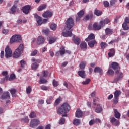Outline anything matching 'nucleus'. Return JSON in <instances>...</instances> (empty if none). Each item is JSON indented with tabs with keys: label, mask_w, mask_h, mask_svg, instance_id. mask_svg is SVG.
<instances>
[{
	"label": "nucleus",
	"mask_w": 129,
	"mask_h": 129,
	"mask_svg": "<svg viewBox=\"0 0 129 129\" xmlns=\"http://www.w3.org/2000/svg\"><path fill=\"white\" fill-rule=\"evenodd\" d=\"M89 30H94V31H99V30H100L101 29V26L97 24V23H95L93 26L92 27H91V24H90L89 25Z\"/></svg>",
	"instance_id": "423d86ee"
},
{
	"label": "nucleus",
	"mask_w": 129,
	"mask_h": 129,
	"mask_svg": "<svg viewBox=\"0 0 129 129\" xmlns=\"http://www.w3.org/2000/svg\"><path fill=\"white\" fill-rule=\"evenodd\" d=\"M80 120L78 119H75L73 121V123L74 124V125L78 126L80 124Z\"/></svg>",
	"instance_id": "c85d7f7f"
},
{
	"label": "nucleus",
	"mask_w": 129,
	"mask_h": 129,
	"mask_svg": "<svg viewBox=\"0 0 129 129\" xmlns=\"http://www.w3.org/2000/svg\"><path fill=\"white\" fill-rule=\"evenodd\" d=\"M116 120V119H115V118L114 117L110 118V121L111 123H112L113 125L114 124Z\"/></svg>",
	"instance_id": "864d4df0"
},
{
	"label": "nucleus",
	"mask_w": 129,
	"mask_h": 129,
	"mask_svg": "<svg viewBox=\"0 0 129 129\" xmlns=\"http://www.w3.org/2000/svg\"><path fill=\"white\" fill-rule=\"evenodd\" d=\"M65 123V118H61L59 120V124H64Z\"/></svg>",
	"instance_id": "13d9d810"
},
{
	"label": "nucleus",
	"mask_w": 129,
	"mask_h": 129,
	"mask_svg": "<svg viewBox=\"0 0 129 129\" xmlns=\"http://www.w3.org/2000/svg\"><path fill=\"white\" fill-rule=\"evenodd\" d=\"M66 27L62 33L63 37H72V28L74 26V20L72 17L69 18L66 23Z\"/></svg>",
	"instance_id": "f257e3e1"
},
{
	"label": "nucleus",
	"mask_w": 129,
	"mask_h": 129,
	"mask_svg": "<svg viewBox=\"0 0 129 129\" xmlns=\"http://www.w3.org/2000/svg\"><path fill=\"white\" fill-rule=\"evenodd\" d=\"M21 121L24 123H29V117H28V116H25L24 118L21 119Z\"/></svg>",
	"instance_id": "7c9ffc66"
},
{
	"label": "nucleus",
	"mask_w": 129,
	"mask_h": 129,
	"mask_svg": "<svg viewBox=\"0 0 129 129\" xmlns=\"http://www.w3.org/2000/svg\"><path fill=\"white\" fill-rule=\"evenodd\" d=\"M31 92H32V86H29L26 88V93L27 94H30Z\"/></svg>",
	"instance_id": "58836bf2"
},
{
	"label": "nucleus",
	"mask_w": 129,
	"mask_h": 129,
	"mask_svg": "<svg viewBox=\"0 0 129 129\" xmlns=\"http://www.w3.org/2000/svg\"><path fill=\"white\" fill-rule=\"evenodd\" d=\"M30 118H34L36 117V113L34 112H31L29 115Z\"/></svg>",
	"instance_id": "de8ad7c7"
},
{
	"label": "nucleus",
	"mask_w": 129,
	"mask_h": 129,
	"mask_svg": "<svg viewBox=\"0 0 129 129\" xmlns=\"http://www.w3.org/2000/svg\"><path fill=\"white\" fill-rule=\"evenodd\" d=\"M115 53V52L114 51V49H110V52L108 53V56L110 57H113Z\"/></svg>",
	"instance_id": "c756f323"
},
{
	"label": "nucleus",
	"mask_w": 129,
	"mask_h": 129,
	"mask_svg": "<svg viewBox=\"0 0 129 129\" xmlns=\"http://www.w3.org/2000/svg\"><path fill=\"white\" fill-rule=\"evenodd\" d=\"M83 114V112H82V111H81L79 109H77L75 114L76 117H77V118H80V117H82Z\"/></svg>",
	"instance_id": "dca6fc26"
},
{
	"label": "nucleus",
	"mask_w": 129,
	"mask_h": 129,
	"mask_svg": "<svg viewBox=\"0 0 129 129\" xmlns=\"http://www.w3.org/2000/svg\"><path fill=\"white\" fill-rule=\"evenodd\" d=\"M41 89L42 90H48V89H49V88H48V87L46 86L42 85L41 86Z\"/></svg>",
	"instance_id": "bf43d9fd"
},
{
	"label": "nucleus",
	"mask_w": 129,
	"mask_h": 129,
	"mask_svg": "<svg viewBox=\"0 0 129 129\" xmlns=\"http://www.w3.org/2000/svg\"><path fill=\"white\" fill-rule=\"evenodd\" d=\"M38 67H39V65H38V63L37 62L33 63L31 66L32 70H36V69H38Z\"/></svg>",
	"instance_id": "72a5a7b5"
},
{
	"label": "nucleus",
	"mask_w": 129,
	"mask_h": 129,
	"mask_svg": "<svg viewBox=\"0 0 129 129\" xmlns=\"http://www.w3.org/2000/svg\"><path fill=\"white\" fill-rule=\"evenodd\" d=\"M24 50V45L23 44H20L19 47L15 50L13 54L14 58H19L21 57L22 53Z\"/></svg>",
	"instance_id": "7ed1b4c3"
},
{
	"label": "nucleus",
	"mask_w": 129,
	"mask_h": 129,
	"mask_svg": "<svg viewBox=\"0 0 129 129\" xmlns=\"http://www.w3.org/2000/svg\"><path fill=\"white\" fill-rule=\"evenodd\" d=\"M54 98V97L53 96H50L48 97L46 100V103L47 104H51L52 100H53Z\"/></svg>",
	"instance_id": "2f4dec72"
},
{
	"label": "nucleus",
	"mask_w": 129,
	"mask_h": 129,
	"mask_svg": "<svg viewBox=\"0 0 129 129\" xmlns=\"http://www.w3.org/2000/svg\"><path fill=\"white\" fill-rule=\"evenodd\" d=\"M116 74L117 75V77L115 78L113 82L115 83H116L117 81H119V80H120V79L123 77V74H122L121 72H120L118 70L116 71Z\"/></svg>",
	"instance_id": "0eeeda50"
},
{
	"label": "nucleus",
	"mask_w": 129,
	"mask_h": 129,
	"mask_svg": "<svg viewBox=\"0 0 129 129\" xmlns=\"http://www.w3.org/2000/svg\"><path fill=\"white\" fill-rule=\"evenodd\" d=\"M31 9V5H26L22 7V12L24 14H25V15H27V14H29V12H30V10Z\"/></svg>",
	"instance_id": "1a4fd4ad"
},
{
	"label": "nucleus",
	"mask_w": 129,
	"mask_h": 129,
	"mask_svg": "<svg viewBox=\"0 0 129 129\" xmlns=\"http://www.w3.org/2000/svg\"><path fill=\"white\" fill-rule=\"evenodd\" d=\"M95 44H96V41L95 40L90 41L88 42V46L90 48H93L94 47Z\"/></svg>",
	"instance_id": "393cba45"
},
{
	"label": "nucleus",
	"mask_w": 129,
	"mask_h": 129,
	"mask_svg": "<svg viewBox=\"0 0 129 129\" xmlns=\"http://www.w3.org/2000/svg\"><path fill=\"white\" fill-rule=\"evenodd\" d=\"M1 99H10V93L9 92H4L1 96Z\"/></svg>",
	"instance_id": "ddd939ff"
},
{
	"label": "nucleus",
	"mask_w": 129,
	"mask_h": 129,
	"mask_svg": "<svg viewBox=\"0 0 129 129\" xmlns=\"http://www.w3.org/2000/svg\"><path fill=\"white\" fill-rule=\"evenodd\" d=\"M111 66H112V68H113L114 70H116V69H118V68H119L118 63L115 62H112Z\"/></svg>",
	"instance_id": "5701e85b"
},
{
	"label": "nucleus",
	"mask_w": 129,
	"mask_h": 129,
	"mask_svg": "<svg viewBox=\"0 0 129 129\" xmlns=\"http://www.w3.org/2000/svg\"><path fill=\"white\" fill-rule=\"evenodd\" d=\"M73 41L76 45H79L80 44V39L78 37H73Z\"/></svg>",
	"instance_id": "4be33fe9"
},
{
	"label": "nucleus",
	"mask_w": 129,
	"mask_h": 129,
	"mask_svg": "<svg viewBox=\"0 0 129 129\" xmlns=\"http://www.w3.org/2000/svg\"><path fill=\"white\" fill-rule=\"evenodd\" d=\"M100 47L102 50H104V49L107 47V44L105 42H101L100 43Z\"/></svg>",
	"instance_id": "a19ab883"
},
{
	"label": "nucleus",
	"mask_w": 129,
	"mask_h": 129,
	"mask_svg": "<svg viewBox=\"0 0 129 129\" xmlns=\"http://www.w3.org/2000/svg\"><path fill=\"white\" fill-rule=\"evenodd\" d=\"M17 12V6L13 5L10 10V14H14Z\"/></svg>",
	"instance_id": "412c9836"
},
{
	"label": "nucleus",
	"mask_w": 129,
	"mask_h": 129,
	"mask_svg": "<svg viewBox=\"0 0 129 129\" xmlns=\"http://www.w3.org/2000/svg\"><path fill=\"white\" fill-rule=\"evenodd\" d=\"M5 57L6 58H11L12 57V50L9 46L5 48Z\"/></svg>",
	"instance_id": "6e6552de"
},
{
	"label": "nucleus",
	"mask_w": 129,
	"mask_h": 129,
	"mask_svg": "<svg viewBox=\"0 0 129 129\" xmlns=\"http://www.w3.org/2000/svg\"><path fill=\"white\" fill-rule=\"evenodd\" d=\"M43 77H47L48 75H49V72L47 71H44L43 72Z\"/></svg>",
	"instance_id": "5fc2aeb1"
},
{
	"label": "nucleus",
	"mask_w": 129,
	"mask_h": 129,
	"mask_svg": "<svg viewBox=\"0 0 129 129\" xmlns=\"http://www.w3.org/2000/svg\"><path fill=\"white\" fill-rule=\"evenodd\" d=\"M103 5L105 7V8H108V7H109V2H108V1H104L103 2Z\"/></svg>",
	"instance_id": "603ef678"
},
{
	"label": "nucleus",
	"mask_w": 129,
	"mask_h": 129,
	"mask_svg": "<svg viewBox=\"0 0 129 129\" xmlns=\"http://www.w3.org/2000/svg\"><path fill=\"white\" fill-rule=\"evenodd\" d=\"M94 14L95 15H96V16H97L98 17L99 16H101V15L102 14V12L97 9H96L95 10Z\"/></svg>",
	"instance_id": "f704fd0d"
},
{
	"label": "nucleus",
	"mask_w": 129,
	"mask_h": 129,
	"mask_svg": "<svg viewBox=\"0 0 129 129\" xmlns=\"http://www.w3.org/2000/svg\"><path fill=\"white\" fill-rule=\"evenodd\" d=\"M95 38V35L93 34H90L87 38L85 39L86 42H88L89 40H94V39Z\"/></svg>",
	"instance_id": "b1692460"
},
{
	"label": "nucleus",
	"mask_w": 129,
	"mask_h": 129,
	"mask_svg": "<svg viewBox=\"0 0 129 129\" xmlns=\"http://www.w3.org/2000/svg\"><path fill=\"white\" fill-rule=\"evenodd\" d=\"M27 63L24 60H21L20 61V65L22 68H25V66L26 65Z\"/></svg>",
	"instance_id": "37998d69"
},
{
	"label": "nucleus",
	"mask_w": 129,
	"mask_h": 129,
	"mask_svg": "<svg viewBox=\"0 0 129 129\" xmlns=\"http://www.w3.org/2000/svg\"><path fill=\"white\" fill-rule=\"evenodd\" d=\"M49 32L48 29H44L42 30V33L45 34V35H48V34H49Z\"/></svg>",
	"instance_id": "69168bd1"
},
{
	"label": "nucleus",
	"mask_w": 129,
	"mask_h": 129,
	"mask_svg": "<svg viewBox=\"0 0 129 129\" xmlns=\"http://www.w3.org/2000/svg\"><path fill=\"white\" fill-rule=\"evenodd\" d=\"M96 106H97V107H96L95 110V112L97 113H100V112L102 111V106L99 104H97Z\"/></svg>",
	"instance_id": "a211bd4d"
},
{
	"label": "nucleus",
	"mask_w": 129,
	"mask_h": 129,
	"mask_svg": "<svg viewBox=\"0 0 129 129\" xmlns=\"http://www.w3.org/2000/svg\"><path fill=\"white\" fill-rule=\"evenodd\" d=\"M114 113H115V117H116V118H117L118 119H119V118H120V113H119L117 111V109H114Z\"/></svg>",
	"instance_id": "bb28decb"
},
{
	"label": "nucleus",
	"mask_w": 129,
	"mask_h": 129,
	"mask_svg": "<svg viewBox=\"0 0 129 129\" xmlns=\"http://www.w3.org/2000/svg\"><path fill=\"white\" fill-rule=\"evenodd\" d=\"M86 66V62L85 61H82L80 65H79V67H80V69L81 70H83L85 69V66Z\"/></svg>",
	"instance_id": "a878e982"
},
{
	"label": "nucleus",
	"mask_w": 129,
	"mask_h": 129,
	"mask_svg": "<svg viewBox=\"0 0 129 129\" xmlns=\"http://www.w3.org/2000/svg\"><path fill=\"white\" fill-rule=\"evenodd\" d=\"M113 102L114 104H117V103H118V98L114 97Z\"/></svg>",
	"instance_id": "e2e57ef3"
},
{
	"label": "nucleus",
	"mask_w": 129,
	"mask_h": 129,
	"mask_svg": "<svg viewBox=\"0 0 129 129\" xmlns=\"http://www.w3.org/2000/svg\"><path fill=\"white\" fill-rule=\"evenodd\" d=\"M52 84L53 85V86H54V87H57V86H58V85H59V83L58 82V81L53 80V82H52Z\"/></svg>",
	"instance_id": "09e8293b"
},
{
	"label": "nucleus",
	"mask_w": 129,
	"mask_h": 129,
	"mask_svg": "<svg viewBox=\"0 0 129 129\" xmlns=\"http://www.w3.org/2000/svg\"><path fill=\"white\" fill-rule=\"evenodd\" d=\"M50 29L52 30V31H56L57 29V24L55 23H52L50 25Z\"/></svg>",
	"instance_id": "c9c22d12"
},
{
	"label": "nucleus",
	"mask_w": 129,
	"mask_h": 129,
	"mask_svg": "<svg viewBox=\"0 0 129 129\" xmlns=\"http://www.w3.org/2000/svg\"><path fill=\"white\" fill-rule=\"evenodd\" d=\"M34 17L35 18V19L37 21V26H41V25H42V24H43V20H42V18L41 17L39 16V15H38V14H37V13H35L34 14Z\"/></svg>",
	"instance_id": "9d476101"
},
{
	"label": "nucleus",
	"mask_w": 129,
	"mask_h": 129,
	"mask_svg": "<svg viewBox=\"0 0 129 129\" xmlns=\"http://www.w3.org/2000/svg\"><path fill=\"white\" fill-rule=\"evenodd\" d=\"M89 82H90V79H87L86 81L82 82V84L84 85H86L88 84Z\"/></svg>",
	"instance_id": "3c124183"
},
{
	"label": "nucleus",
	"mask_w": 129,
	"mask_h": 129,
	"mask_svg": "<svg viewBox=\"0 0 129 129\" xmlns=\"http://www.w3.org/2000/svg\"><path fill=\"white\" fill-rule=\"evenodd\" d=\"M55 42H56V38L52 37L49 39V44L51 45L52 44H53V43H55Z\"/></svg>",
	"instance_id": "79ce46f5"
},
{
	"label": "nucleus",
	"mask_w": 129,
	"mask_h": 129,
	"mask_svg": "<svg viewBox=\"0 0 129 129\" xmlns=\"http://www.w3.org/2000/svg\"><path fill=\"white\" fill-rule=\"evenodd\" d=\"M16 92H17V90L15 89H12L10 90V93L12 95L13 97H16Z\"/></svg>",
	"instance_id": "e433bc0d"
},
{
	"label": "nucleus",
	"mask_w": 129,
	"mask_h": 129,
	"mask_svg": "<svg viewBox=\"0 0 129 129\" xmlns=\"http://www.w3.org/2000/svg\"><path fill=\"white\" fill-rule=\"evenodd\" d=\"M105 33L106 36H111V34H113V30L109 28H107L105 30Z\"/></svg>",
	"instance_id": "f3484780"
},
{
	"label": "nucleus",
	"mask_w": 129,
	"mask_h": 129,
	"mask_svg": "<svg viewBox=\"0 0 129 129\" xmlns=\"http://www.w3.org/2000/svg\"><path fill=\"white\" fill-rule=\"evenodd\" d=\"M95 73H99L100 75L102 74V69L99 67H96L94 70Z\"/></svg>",
	"instance_id": "aec40b11"
},
{
	"label": "nucleus",
	"mask_w": 129,
	"mask_h": 129,
	"mask_svg": "<svg viewBox=\"0 0 129 129\" xmlns=\"http://www.w3.org/2000/svg\"><path fill=\"white\" fill-rule=\"evenodd\" d=\"M61 101V99L60 98H58V99H57L54 103L55 105H58V104H59V103H60Z\"/></svg>",
	"instance_id": "6e6d98bb"
},
{
	"label": "nucleus",
	"mask_w": 129,
	"mask_h": 129,
	"mask_svg": "<svg viewBox=\"0 0 129 129\" xmlns=\"http://www.w3.org/2000/svg\"><path fill=\"white\" fill-rule=\"evenodd\" d=\"M80 47L82 50H86V49H87V44L86 42H83L81 43Z\"/></svg>",
	"instance_id": "6ab92c4d"
},
{
	"label": "nucleus",
	"mask_w": 129,
	"mask_h": 129,
	"mask_svg": "<svg viewBox=\"0 0 129 129\" xmlns=\"http://www.w3.org/2000/svg\"><path fill=\"white\" fill-rule=\"evenodd\" d=\"M89 19H90V15H86V16L84 17L83 20L84 22H85V21H88V20H89Z\"/></svg>",
	"instance_id": "8fccbe9b"
},
{
	"label": "nucleus",
	"mask_w": 129,
	"mask_h": 129,
	"mask_svg": "<svg viewBox=\"0 0 129 129\" xmlns=\"http://www.w3.org/2000/svg\"><path fill=\"white\" fill-rule=\"evenodd\" d=\"M90 96L92 98H94V97H96V92H95V91H93L92 93H91Z\"/></svg>",
	"instance_id": "052dcab7"
},
{
	"label": "nucleus",
	"mask_w": 129,
	"mask_h": 129,
	"mask_svg": "<svg viewBox=\"0 0 129 129\" xmlns=\"http://www.w3.org/2000/svg\"><path fill=\"white\" fill-rule=\"evenodd\" d=\"M98 98H94L93 99V105H94L95 106H96V102H97V100H98Z\"/></svg>",
	"instance_id": "680f3d73"
},
{
	"label": "nucleus",
	"mask_w": 129,
	"mask_h": 129,
	"mask_svg": "<svg viewBox=\"0 0 129 129\" xmlns=\"http://www.w3.org/2000/svg\"><path fill=\"white\" fill-rule=\"evenodd\" d=\"M127 24H129V18L126 17L125 22L122 24V28L125 31H127L129 29V26H127Z\"/></svg>",
	"instance_id": "9b49d317"
},
{
	"label": "nucleus",
	"mask_w": 129,
	"mask_h": 129,
	"mask_svg": "<svg viewBox=\"0 0 129 129\" xmlns=\"http://www.w3.org/2000/svg\"><path fill=\"white\" fill-rule=\"evenodd\" d=\"M78 74L80 77H81V78H86V73L84 70L79 71L78 72Z\"/></svg>",
	"instance_id": "4468645a"
},
{
	"label": "nucleus",
	"mask_w": 129,
	"mask_h": 129,
	"mask_svg": "<svg viewBox=\"0 0 129 129\" xmlns=\"http://www.w3.org/2000/svg\"><path fill=\"white\" fill-rule=\"evenodd\" d=\"M70 109V105L67 103H64L57 109V113L59 115L62 114V117H67V112H69Z\"/></svg>",
	"instance_id": "f03ea898"
},
{
	"label": "nucleus",
	"mask_w": 129,
	"mask_h": 129,
	"mask_svg": "<svg viewBox=\"0 0 129 129\" xmlns=\"http://www.w3.org/2000/svg\"><path fill=\"white\" fill-rule=\"evenodd\" d=\"M17 42V43H20L22 42V36L20 35H14L12 36L10 39L11 44H13V43H15Z\"/></svg>",
	"instance_id": "20e7f679"
},
{
	"label": "nucleus",
	"mask_w": 129,
	"mask_h": 129,
	"mask_svg": "<svg viewBox=\"0 0 129 129\" xmlns=\"http://www.w3.org/2000/svg\"><path fill=\"white\" fill-rule=\"evenodd\" d=\"M108 74L109 75H113L114 74V71H113L112 70L110 69L107 71Z\"/></svg>",
	"instance_id": "4d7b16f0"
},
{
	"label": "nucleus",
	"mask_w": 129,
	"mask_h": 129,
	"mask_svg": "<svg viewBox=\"0 0 129 129\" xmlns=\"http://www.w3.org/2000/svg\"><path fill=\"white\" fill-rule=\"evenodd\" d=\"M48 83V81L45 79H43L42 78H40V80L39 81V84H45Z\"/></svg>",
	"instance_id": "4c0bfd02"
},
{
	"label": "nucleus",
	"mask_w": 129,
	"mask_h": 129,
	"mask_svg": "<svg viewBox=\"0 0 129 129\" xmlns=\"http://www.w3.org/2000/svg\"><path fill=\"white\" fill-rule=\"evenodd\" d=\"M95 120H91L89 121V125H93V124H94V123H95Z\"/></svg>",
	"instance_id": "774afa93"
},
{
	"label": "nucleus",
	"mask_w": 129,
	"mask_h": 129,
	"mask_svg": "<svg viewBox=\"0 0 129 129\" xmlns=\"http://www.w3.org/2000/svg\"><path fill=\"white\" fill-rule=\"evenodd\" d=\"M38 45H42L45 42V39L42 36H39L37 39Z\"/></svg>",
	"instance_id": "2eb2a0df"
},
{
	"label": "nucleus",
	"mask_w": 129,
	"mask_h": 129,
	"mask_svg": "<svg viewBox=\"0 0 129 129\" xmlns=\"http://www.w3.org/2000/svg\"><path fill=\"white\" fill-rule=\"evenodd\" d=\"M2 75H3V76H5V79L6 80H8V79H9V76H8V72L7 71L2 72Z\"/></svg>",
	"instance_id": "c03bdc74"
},
{
	"label": "nucleus",
	"mask_w": 129,
	"mask_h": 129,
	"mask_svg": "<svg viewBox=\"0 0 129 129\" xmlns=\"http://www.w3.org/2000/svg\"><path fill=\"white\" fill-rule=\"evenodd\" d=\"M16 78V75L14 74H12L10 75V77L9 79V81H12V80H14Z\"/></svg>",
	"instance_id": "49530a36"
},
{
	"label": "nucleus",
	"mask_w": 129,
	"mask_h": 129,
	"mask_svg": "<svg viewBox=\"0 0 129 129\" xmlns=\"http://www.w3.org/2000/svg\"><path fill=\"white\" fill-rule=\"evenodd\" d=\"M3 34H4V35H7L8 33H9V30L8 29H3L2 30Z\"/></svg>",
	"instance_id": "338daca9"
},
{
	"label": "nucleus",
	"mask_w": 129,
	"mask_h": 129,
	"mask_svg": "<svg viewBox=\"0 0 129 129\" xmlns=\"http://www.w3.org/2000/svg\"><path fill=\"white\" fill-rule=\"evenodd\" d=\"M53 16V12L47 11L42 14L43 18H51Z\"/></svg>",
	"instance_id": "f8f14e48"
},
{
	"label": "nucleus",
	"mask_w": 129,
	"mask_h": 129,
	"mask_svg": "<svg viewBox=\"0 0 129 129\" xmlns=\"http://www.w3.org/2000/svg\"><path fill=\"white\" fill-rule=\"evenodd\" d=\"M120 94H121V91H120V90H116L114 93V97H116L118 98Z\"/></svg>",
	"instance_id": "cd10ccee"
},
{
	"label": "nucleus",
	"mask_w": 129,
	"mask_h": 129,
	"mask_svg": "<svg viewBox=\"0 0 129 129\" xmlns=\"http://www.w3.org/2000/svg\"><path fill=\"white\" fill-rule=\"evenodd\" d=\"M84 15V11L83 10H81L79 13H77L78 17L79 18H82Z\"/></svg>",
	"instance_id": "a18cd8bd"
},
{
	"label": "nucleus",
	"mask_w": 129,
	"mask_h": 129,
	"mask_svg": "<svg viewBox=\"0 0 129 129\" xmlns=\"http://www.w3.org/2000/svg\"><path fill=\"white\" fill-rule=\"evenodd\" d=\"M46 7H47V6L45 4H43L39 6L37 9V10L38 11H42V10H45V9H46Z\"/></svg>",
	"instance_id": "ea45409f"
},
{
	"label": "nucleus",
	"mask_w": 129,
	"mask_h": 129,
	"mask_svg": "<svg viewBox=\"0 0 129 129\" xmlns=\"http://www.w3.org/2000/svg\"><path fill=\"white\" fill-rule=\"evenodd\" d=\"M37 54H38V50H34L31 52V56H36Z\"/></svg>",
	"instance_id": "0e129e2a"
},
{
	"label": "nucleus",
	"mask_w": 129,
	"mask_h": 129,
	"mask_svg": "<svg viewBox=\"0 0 129 129\" xmlns=\"http://www.w3.org/2000/svg\"><path fill=\"white\" fill-rule=\"evenodd\" d=\"M65 48L62 46L59 50V54L61 56H63L65 54Z\"/></svg>",
	"instance_id": "473e14b6"
},
{
	"label": "nucleus",
	"mask_w": 129,
	"mask_h": 129,
	"mask_svg": "<svg viewBox=\"0 0 129 129\" xmlns=\"http://www.w3.org/2000/svg\"><path fill=\"white\" fill-rule=\"evenodd\" d=\"M41 123L40 120L38 119H34L31 120L30 126L32 127V128H35L36 126H38L39 124Z\"/></svg>",
	"instance_id": "39448f33"
}]
</instances>
